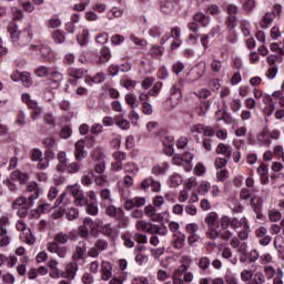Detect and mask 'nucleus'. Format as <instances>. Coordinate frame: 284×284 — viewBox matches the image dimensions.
Returning <instances> with one entry per match:
<instances>
[{
    "instance_id": "7",
    "label": "nucleus",
    "mask_w": 284,
    "mask_h": 284,
    "mask_svg": "<svg viewBox=\"0 0 284 284\" xmlns=\"http://www.w3.org/2000/svg\"><path fill=\"white\" fill-rule=\"evenodd\" d=\"M77 272H79V264L77 261L69 263L65 267V271H60V278H68V281H74L77 276Z\"/></svg>"
},
{
    "instance_id": "50",
    "label": "nucleus",
    "mask_w": 284,
    "mask_h": 284,
    "mask_svg": "<svg viewBox=\"0 0 284 284\" xmlns=\"http://www.w3.org/2000/svg\"><path fill=\"white\" fill-rule=\"evenodd\" d=\"M90 226L83 222V225L78 227V234L81 239H90Z\"/></svg>"
},
{
    "instance_id": "47",
    "label": "nucleus",
    "mask_w": 284,
    "mask_h": 284,
    "mask_svg": "<svg viewBox=\"0 0 284 284\" xmlns=\"http://www.w3.org/2000/svg\"><path fill=\"white\" fill-rule=\"evenodd\" d=\"M164 51H165V48H163L161 45H153L150 49L149 54H151V57H153V59H159L160 57H163Z\"/></svg>"
},
{
    "instance_id": "18",
    "label": "nucleus",
    "mask_w": 284,
    "mask_h": 284,
    "mask_svg": "<svg viewBox=\"0 0 284 284\" xmlns=\"http://www.w3.org/2000/svg\"><path fill=\"white\" fill-rule=\"evenodd\" d=\"M187 270V265L182 264L180 265L173 273V284H185L183 281V274H185V271Z\"/></svg>"
},
{
    "instance_id": "5",
    "label": "nucleus",
    "mask_w": 284,
    "mask_h": 284,
    "mask_svg": "<svg viewBox=\"0 0 284 284\" xmlns=\"http://www.w3.org/2000/svg\"><path fill=\"white\" fill-rule=\"evenodd\" d=\"M29 50H33V52H40L41 59L47 61L48 63H52L55 59L54 51L48 44H31Z\"/></svg>"
},
{
    "instance_id": "1",
    "label": "nucleus",
    "mask_w": 284,
    "mask_h": 284,
    "mask_svg": "<svg viewBox=\"0 0 284 284\" xmlns=\"http://www.w3.org/2000/svg\"><path fill=\"white\" fill-rule=\"evenodd\" d=\"M72 239H74V233L72 232H58L53 237V242L47 244V250L51 254H57L60 258H65L68 255V246H65V244Z\"/></svg>"
},
{
    "instance_id": "31",
    "label": "nucleus",
    "mask_w": 284,
    "mask_h": 284,
    "mask_svg": "<svg viewBox=\"0 0 284 284\" xmlns=\"http://www.w3.org/2000/svg\"><path fill=\"white\" fill-rule=\"evenodd\" d=\"M276 18L274 17V13L272 12H266L262 19V21L260 22V27L262 28V30H267V28H270V26H272V23L274 22Z\"/></svg>"
},
{
    "instance_id": "6",
    "label": "nucleus",
    "mask_w": 284,
    "mask_h": 284,
    "mask_svg": "<svg viewBox=\"0 0 284 284\" xmlns=\"http://www.w3.org/2000/svg\"><path fill=\"white\" fill-rule=\"evenodd\" d=\"M57 149H45L44 150V160H40L37 164L38 170H48L50 168V161L57 159Z\"/></svg>"
},
{
    "instance_id": "45",
    "label": "nucleus",
    "mask_w": 284,
    "mask_h": 284,
    "mask_svg": "<svg viewBox=\"0 0 284 284\" xmlns=\"http://www.w3.org/2000/svg\"><path fill=\"white\" fill-rule=\"evenodd\" d=\"M61 19L59 16H53L47 21V28H51L52 30H57V28H61Z\"/></svg>"
},
{
    "instance_id": "20",
    "label": "nucleus",
    "mask_w": 284,
    "mask_h": 284,
    "mask_svg": "<svg viewBox=\"0 0 284 284\" xmlns=\"http://www.w3.org/2000/svg\"><path fill=\"white\" fill-rule=\"evenodd\" d=\"M51 39L55 45H61L65 43L67 37H65V31L61 29H55L54 31L51 32Z\"/></svg>"
},
{
    "instance_id": "8",
    "label": "nucleus",
    "mask_w": 284,
    "mask_h": 284,
    "mask_svg": "<svg viewBox=\"0 0 284 284\" xmlns=\"http://www.w3.org/2000/svg\"><path fill=\"white\" fill-rule=\"evenodd\" d=\"M112 156L114 162L111 163V170H113V172H121V170H123V161L128 159V154L122 151H115Z\"/></svg>"
},
{
    "instance_id": "33",
    "label": "nucleus",
    "mask_w": 284,
    "mask_h": 284,
    "mask_svg": "<svg viewBox=\"0 0 284 284\" xmlns=\"http://www.w3.org/2000/svg\"><path fill=\"white\" fill-rule=\"evenodd\" d=\"M215 152L216 154H222L226 159H232V149L225 143L217 144Z\"/></svg>"
},
{
    "instance_id": "58",
    "label": "nucleus",
    "mask_w": 284,
    "mask_h": 284,
    "mask_svg": "<svg viewBox=\"0 0 284 284\" xmlns=\"http://www.w3.org/2000/svg\"><path fill=\"white\" fill-rule=\"evenodd\" d=\"M44 160L43 152H41V149H33L31 151V161L41 163V161Z\"/></svg>"
},
{
    "instance_id": "63",
    "label": "nucleus",
    "mask_w": 284,
    "mask_h": 284,
    "mask_svg": "<svg viewBox=\"0 0 284 284\" xmlns=\"http://www.w3.org/2000/svg\"><path fill=\"white\" fill-rule=\"evenodd\" d=\"M170 77V71H168V68L165 65L160 67L156 72V78L161 79L162 81H165Z\"/></svg>"
},
{
    "instance_id": "51",
    "label": "nucleus",
    "mask_w": 284,
    "mask_h": 284,
    "mask_svg": "<svg viewBox=\"0 0 284 284\" xmlns=\"http://www.w3.org/2000/svg\"><path fill=\"white\" fill-rule=\"evenodd\" d=\"M254 278V272L247 270V268H244L242 272H241V281H243V283H251V281H253Z\"/></svg>"
},
{
    "instance_id": "53",
    "label": "nucleus",
    "mask_w": 284,
    "mask_h": 284,
    "mask_svg": "<svg viewBox=\"0 0 284 284\" xmlns=\"http://www.w3.org/2000/svg\"><path fill=\"white\" fill-rule=\"evenodd\" d=\"M226 28L227 30H234V28H236V26H239V19L236 18V16H229L226 18L225 21Z\"/></svg>"
},
{
    "instance_id": "26",
    "label": "nucleus",
    "mask_w": 284,
    "mask_h": 284,
    "mask_svg": "<svg viewBox=\"0 0 284 284\" xmlns=\"http://www.w3.org/2000/svg\"><path fill=\"white\" fill-rule=\"evenodd\" d=\"M263 103H265L266 105L265 112L267 116H272V114L274 113V110H276L272 95H268V94L263 95Z\"/></svg>"
},
{
    "instance_id": "23",
    "label": "nucleus",
    "mask_w": 284,
    "mask_h": 284,
    "mask_svg": "<svg viewBox=\"0 0 284 284\" xmlns=\"http://www.w3.org/2000/svg\"><path fill=\"white\" fill-rule=\"evenodd\" d=\"M10 179L11 181H18L20 185H23L24 183H28V181L30 180V175H28V173L16 170L10 174Z\"/></svg>"
},
{
    "instance_id": "41",
    "label": "nucleus",
    "mask_w": 284,
    "mask_h": 284,
    "mask_svg": "<svg viewBox=\"0 0 284 284\" xmlns=\"http://www.w3.org/2000/svg\"><path fill=\"white\" fill-rule=\"evenodd\" d=\"M209 108H210V102L203 101L197 106H195L194 114H197V116H205Z\"/></svg>"
},
{
    "instance_id": "25",
    "label": "nucleus",
    "mask_w": 284,
    "mask_h": 284,
    "mask_svg": "<svg viewBox=\"0 0 284 284\" xmlns=\"http://www.w3.org/2000/svg\"><path fill=\"white\" fill-rule=\"evenodd\" d=\"M112 59V53L110 51V48L108 47H102L100 50V55L97 61L99 65H103V63H108Z\"/></svg>"
},
{
    "instance_id": "52",
    "label": "nucleus",
    "mask_w": 284,
    "mask_h": 284,
    "mask_svg": "<svg viewBox=\"0 0 284 284\" xmlns=\"http://www.w3.org/2000/svg\"><path fill=\"white\" fill-rule=\"evenodd\" d=\"M85 207L87 213H89L91 216H97V214H99V204H97V202H88Z\"/></svg>"
},
{
    "instance_id": "28",
    "label": "nucleus",
    "mask_w": 284,
    "mask_h": 284,
    "mask_svg": "<svg viewBox=\"0 0 284 284\" xmlns=\"http://www.w3.org/2000/svg\"><path fill=\"white\" fill-rule=\"evenodd\" d=\"M119 230H125L128 227L129 219L125 216L123 209H119L118 216L115 217Z\"/></svg>"
},
{
    "instance_id": "30",
    "label": "nucleus",
    "mask_w": 284,
    "mask_h": 284,
    "mask_svg": "<svg viewBox=\"0 0 284 284\" xmlns=\"http://www.w3.org/2000/svg\"><path fill=\"white\" fill-rule=\"evenodd\" d=\"M257 141L258 143H261V145H264L265 148H270L272 145V140L267 134V128H264L262 132L257 135Z\"/></svg>"
},
{
    "instance_id": "35",
    "label": "nucleus",
    "mask_w": 284,
    "mask_h": 284,
    "mask_svg": "<svg viewBox=\"0 0 284 284\" xmlns=\"http://www.w3.org/2000/svg\"><path fill=\"white\" fill-rule=\"evenodd\" d=\"M100 197H101V205H112V192L110 189H103L100 191Z\"/></svg>"
},
{
    "instance_id": "13",
    "label": "nucleus",
    "mask_w": 284,
    "mask_h": 284,
    "mask_svg": "<svg viewBox=\"0 0 284 284\" xmlns=\"http://www.w3.org/2000/svg\"><path fill=\"white\" fill-rule=\"evenodd\" d=\"M39 184L37 182H29L27 184V194H28V205H32V201H37L39 199Z\"/></svg>"
},
{
    "instance_id": "38",
    "label": "nucleus",
    "mask_w": 284,
    "mask_h": 284,
    "mask_svg": "<svg viewBox=\"0 0 284 284\" xmlns=\"http://www.w3.org/2000/svg\"><path fill=\"white\" fill-rule=\"evenodd\" d=\"M168 168H170V164H168V162H163L161 164L154 165L151 169V172L155 176H161V175L165 174V172H168Z\"/></svg>"
},
{
    "instance_id": "60",
    "label": "nucleus",
    "mask_w": 284,
    "mask_h": 284,
    "mask_svg": "<svg viewBox=\"0 0 284 284\" xmlns=\"http://www.w3.org/2000/svg\"><path fill=\"white\" fill-rule=\"evenodd\" d=\"M223 69V62H221L220 60L216 59V57H212V62H211V70L213 72H221V70Z\"/></svg>"
},
{
    "instance_id": "55",
    "label": "nucleus",
    "mask_w": 284,
    "mask_h": 284,
    "mask_svg": "<svg viewBox=\"0 0 284 284\" xmlns=\"http://www.w3.org/2000/svg\"><path fill=\"white\" fill-rule=\"evenodd\" d=\"M200 284H225V281L221 277L212 278V277H203L199 282Z\"/></svg>"
},
{
    "instance_id": "9",
    "label": "nucleus",
    "mask_w": 284,
    "mask_h": 284,
    "mask_svg": "<svg viewBox=\"0 0 284 284\" xmlns=\"http://www.w3.org/2000/svg\"><path fill=\"white\" fill-rule=\"evenodd\" d=\"M74 159L78 162L83 161V159H88V151H85V141L83 140H78L74 143Z\"/></svg>"
},
{
    "instance_id": "62",
    "label": "nucleus",
    "mask_w": 284,
    "mask_h": 284,
    "mask_svg": "<svg viewBox=\"0 0 284 284\" xmlns=\"http://www.w3.org/2000/svg\"><path fill=\"white\" fill-rule=\"evenodd\" d=\"M88 37H90L88 30H82V32L77 37L79 45H85L88 43Z\"/></svg>"
},
{
    "instance_id": "34",
    "label": "nucleus",
    "mask_w": 284,
    "mask_h": 284,
    "mask_svg": "<svg viewBox=\"0 0 284 284\" xmlns=\"http://www.w3.org/2000/svg\"><path fill=\"white\" fill-rule=\"evenodd\" d=\"M17 263H18L17 256L11 255L8 257L0 253V267H1V265H6V264L8 267H14V265H17Z\"/></svg>"
},
{
    "instance_id": "39",
    "label": "nucleus",
    "mask_w": 284,
    "mask_h": 284,
    "mask_svg": "<svg viewBox=\"0 0 284 284\" xmlns=\"http://www.w3.org/2000/svg\"><path fill=\"white\" fill-rule=\"evenodd\" d=\"M12 239L8 234V229H0V247H8Z\"/></svg>"
},
{
    "instance_id": "40",
    "label": "nucleus",
    "mask_w": 284,
    "mask_h": 284,
    "mask_svg": "<svg viewBox=\"0 0 284 284\" xmlns=\"http://www.w3.org/2000/svg\"><path fill=\"white\" fill-rule=\"evenodd\" d=\"M231 227L232 230H239L240 227H250V225H247L246 217H242L241 220L233 217L231 219Z\"/></svg>"
},
{
    "instance_id": "59",
    "label": "nucleus",
    "mask_w": 284,
    "mask_h": 284,
    "mask_svg": "<svg viewBox=\"0 0 284 284\" xmlns=\"http://www.w3.org/2000/svg\"><path fill=\"white\" fill-rule=\"evenodd\" d=\"M181 183H183V179L179 174L174 173L170 176V187H179Z\"/></svg>"
},
{
    "instance_id": "44",
    "label": "nucleus",
    "mask_w": 284,
    "mask_h": 284,
    "mask_svg": "<svg viewBox=\"0 0 284 284\" xmlns=\"http://www.w3.org/2000/svg\"><path fill=\"white\" fill-rule=\"evenodd\" d=\"M20 81H21L22 85H24V88H30V85H32V83H33L32 75L28 71L20 73Z\"/></svg>"
},
{
    "instance_id": "19",
    "label": "nucleus",
    "mask_w": 284,
    "mask_h": 284,
    "mask_svg": "<svg viewBox=\"0 0 284 284\" xmlns=\"http://www.w3.org/2000/svg\"><path fill=\"white\" fill-rule=\"evenodd\" d=\"M185 246V234L178 232L173 234L172 247L174 250H183Z\"/></svg>"
},
{
    "instance_id": "54",
    "label": "nucleus",
    "mask_w": 284,
    "mask_h": 284,
    "mask_svg": "<svg viewBox=\"0 0 284 284\" xmlns=\"http://www.w3.org/2000/svg\"><path fill=\"white\" fill-rule=\"evenodd\" d=\"M94 179H95L94 173L88 172L85 175L81 178V183L82 185H85L88 187L92 185V183H94Z\"/></svg>"
},
{
    "instance_id": "48",
    "label": "nucleus",
    "mask_w": 284,
    "mask_h": 284,
    "mask_svg": "<svg viewBox=\"0 0 284 284\" xmlns=\"http://www.w3.org/2000/svg\"><path fill=\"white\" fill-rule=\"evenodd\" d=\"M74 205H77V207H85L89 203L88 197L85 196V194H80L78 196L74 197L73 200Z\"/></svg>"
},
{
    "instance_id": "22",
    "label": "nucleus",
    "mask_w": 284,
    "mask_h": 284,
    "mask_svg": "<svg viewBox=\"0 0 284 284\" xmlns=\"http://www.w3.org/2000/svg\"><path fill=\"white\" fill-rule=\"evenodd\" d=\"M181 88H183V79L179 78L176 83L171 87V100L179 101L181 99Z\"/></svg>"
},
{
    "instance_id": "43",
    "label": "nucleus",
    "mask_w": 284,
    "mask_h": 284,
    "mask_svg": "<svg viewBox=\"0 0 284 284\" xmlns=\"http://www.w3.org/2000/svg\"><path fill=\"white\" fill-rule=\"evenodd\" d=\"M122 170H124L125 174H132L133 176H136L139 173V165H136V163L129 162L122 166Z\"/></svg>"
},
{
    "instance_id": "56",
    "label": "nucleus",
    "mask_w": 284,
    "mask_h": 284,
    "mask_svg": "<svg viewBox=\"0 0 284 284\" xmlns=\"http://www.w3.org/2000/svg\"><path fill=\"white\" fill-rule=\"evenodd\" d=\"M106 209H105V215L110 216V219H115L119 216V209H116V206L111 205V204H106Z\"/></svg>"
},
{
    "instance_id": "2",
    "label": "nucleus",
    "mask_w": 284,
    "mask_h": 284,
    "mask_svg": "<svg viewBox=\"0 0 284 284\" xmlns=\"http://www.w3.org/2000/svg\"><path fill=\"white\" fill-rule=\"evenodd\" d=\"M55 207H59L58 216L65 214L68 221H75L79 219V209L72 206V203L68 200V193H62L55 201Z\"/></svg>"
},
{
    "instance_id": "12",
    "label": "nucleus",
    "mask_w": 284,
    "mask_h": 284,
    "mask_svg": "<svg viewBox=\"0 0 284 284\" xmlns=\"http://www.w3.org/2000/svg\"><path fill=\"white\" fill-rule=\"evenodd\" d=\"M61 81H63V73L51 69L47 83H49L51 88L57 89L59 85H61Z\"/></svg>"
},
{
    "instance_id": "29",
    "label": "nucleus",
    "mask_w": 284,
    "mask_h": 284,
    "mask_svg": "<svg viewBox=\"0 0 284 284\" xmlns=\"http://www.w3.org/2000/svg\"><path fill=\"white\" fill-rule=\"evenodd\" d=\"M81 171V164L79 161L65 163V166H63V172H67V174H77Z\"/></svg>"
},
{
    "instance_id": "49",
    "label": "nucleus",
    "mask_w": 284,
    "mask_h": 284,
    "mask_svg": "<svg viewBox=\"0 0 284 284\" xmlns=\"http://www.w3.org/2000/svg\"><path fill=\"white\" fill-rule=\"evenodd\" d=\"M124 99L126 104L130 105L132 110H135V108H139V100L136 99V97H134V94L132 93L126 94Z\"/></svg>"
},
{
    "instance_id": "15",
    "label": "nucleus",
    "mask_w": 284,
    "mask_h": 284,
    "mask_svg": "<svg viewBox=\"0 0 284 284\" xmlns=\"http://www.w3.org/2000/svg\"><path fill=\"white\" fill-rule=\"evenodd\" d=\"M256 172L260 176V181L262 185H267V183H270V168L267 166V164L265 163L260 164Z\"/></svg>"
},
{
    "instance_id": "14",
    "label": "nucleus",
    "mask_w": 284,
    "mask_h": 284,
    "mask_svg": "<svg viewBox=\"0 0 284 284\" xmlns=\"http://www.w3.org/2000/svg\"><path fill=\"white\" fill-rule=\"evenodd\" d=\"M152 190V192H161V182L155 181L154 178L149 176L141 182V190Z\"/></svg>"
},
{
    "instance_id": "32",
    "label": "nucleus",
    "mask_w": 284,
    "mask_h": 284,
    "mask_svg": "<svg viewBox=\"0 0 284 284\" xmlns=\"http://www.w3.org/2000/svg\"><path fill=\"white\" fill-rule=\"evenodd\" d=\"M59 265V262H57V260H50L48 262V267H50L51 273L50 276L51 278H61V271L59 270V267H57Z\"/></svg>"
},
{
    "instance_id": "16",
    "label": "nucleus",
    "mask_w": 284,
    "mask_h": 284,
    "mask_svg": "<svg viewBox=\"0 0 284 284\" xmlns=\"http://www.w3.org/2000/svg\"><path fill=\"white\" fill-rule=\"evenodd\" d=\"M68 74L72 78L69 80V83L74 84L77 83V80L83 79L85 77V70L79 68H69Z\"/></svg>"
},
{
    "instance_id": "21",
    "label": "nucleus",
    "mask_w": 284,
    "mask_h": 284,
    "mask_svg": "<svg viewBox=\"0 0 284 284\" xmlns=\"http://www.w3.org/2000/svg\"><path fill=\"white\" fill-rule=\"evenodd\" d=\"M101 278L102 281L112 278V263L105 261L101 263Z\"/></svg>"
},
{
    "instance_id": "27",
    "label": "nucleus",
    "mask_w": 284,
    "mask_h": 284,
    "mask_svg": "<svg viewBox=\"0 0 284 284\" xmlns=\"http://www.w3.org/2000/svg\"><path fill=\"white\" fill-rule=\"evenodd\" d=\"M204 221L209 229L219 227V214H216V212L209 213Z\"/></svg>"
},
{
    "instance_id": "17",
    "label": "nucleus",
    "mask_w": 284,
    "mask_h": 284,
    "mask_svg": "<svg viewBox=\"0 0 284 284\" xmlns=\"http://www.w3.org/2000/svg\"><path fill=\"white\" fill-rule=\"evenodd\" d=\"M210 265H212V261H210V257L207 256L200 257L197 262L200 274H202L203 276L210 274Z\"/></svg>"
},
{
    "instance_id": "4",
    "label": "nucleus",
    "mask_w": 284,
    "mask_h": 284,
    "mask_svg": "<svg viewBox=\"0 0 284 284\" xmlns=\"http://www.w3.org/2000/svg\"><path fill=\"white\" fill-rule=\"evenodd\" d=\"M8 32L10 34V39L13 43H17L18 45H28L30 41H32V34L30 32H23L21 33L17 26L11 24L8 27Z\"/></svg>"
},
{
    "instance_id": "3",
    "label": "nucleus",
    "mask_w": 284,
    "mask_h": 284,
    "mask_svg": "<svg viewBox=\"0 0 284 284\" xmlns=\"http://www.w3.org/2000/svg\"><path fill=\"white\" fill-rule=\"evenodd\" d=\"M84 223L89 226L90 234L93 236V239H98L99 234L112 236V226L110 224H103V220H92V217H85Z\"/></svg>"
},
{
    "instance_id": "46",
    "label": "nucleus",
    "mask_w": 284,
    "mask_h": 284,
    "mask_svg": "<svg viewBox=\"0 0 284 284\" xmlns=\"http://www.w3.org/2000/svg\"><path fill=\"white\" fill-rule=\"evenodd\" d=\"M184 70H185V63L181 61H175L171 67V72L176 77H179V74H181V72H183Z\"/></svg>"
},
{
    "instance_id": "64",
    "label": "nucleus",
    "mask_w": 284,
    "mask_h": 284,
    "mask_svg": "<svg viewBox=\"0 0 284 284\" xmlns=\"http://www.w3.org/2000/svg\"><path fill=\"white\" fill-rule=\"evenodd\" d=\"M26 203H28V197H24V196L18 197L12 203V209L20 210L21 207H23V205H26Z\"/></svg>"
},
{
    "instance_id": "37",
    "label": "nucleus",
    "mask_w": 284,
    "mask_h": 284,
    "mask_svg": "<svg viewBox=\"0 0 284 284\" xmlns=\"http://www.w3.org/2000/svg\"><path fill=\"white\" fill-rule=\"evenodd\" d=\"M193 20L196 23H201L202 28H207L210 26V18L203 12H197L193 16Z\"/></svg>"
},
{
    "instance_id": "57",
    "label": "nucleus",
    "mask_w": 284,
    "mask_h": 284,
    "mask_svg": "<svg viewBox=\"0 0 284 284\" xmlns=\"http://www.w3.org/2000/svg\"><path fill=\"white\" fill-rule=\"evenodd\" d=\"M60 139H70L72 136V126L70 125H64L61 128L59 132Z\"/></svg>"
},
{
    "instance_id": "36",
    "label": "nucleus",
    "mask_w": 284,
    "mask_h": 284,
    "mask_svg": "<svg viewBox=\"0 0 284 284\" xmlns=\"http://www.w3.org/2000/svg\"><path fill=\"white\" fill-rule=\"evenodd\" d=\"M52 69L48 68L47 65H40L33 70V74L38 77V79H45V77H50V72Z\"/></svg>"
},
{
    "instance_id": "10",
    "label": "nucleus",
    "mask_w": 284,
    "mask_h": 284,
    "mask_svg": "<svg viewBox=\"0 0 284 284\" xmlns=\"http://www.w3.org/2000/svg\"><path fill=\"white\" fill-rule=\"evenodd\" d=\"M255 236L258 239V243L263 247H267L272 243V237L267 235V229L265 226H260L255 230Z\"/></svg>"
},
{
    "instance_id": "42",
    "label": "nucleus",
    "mask_w": 284,
    "mask_h": 284,
    "mask_svg": "<svg viewBox=\"0 0 284 284\" xmlns=\"http://www.w3.org/2000/svg\"><path fill=\"white\" fill-rule=\"evenodd\" d=\"M58 165L55 168L57 172H63V168H65V164L68 163V158L64 151H61L58 153Z\"/></svg>"
},
{
    "instance_id": "11",
    "label": "nucleus",
    "mask_w": 284,
    "mask_h": 284,
    "mask_svg": "<svg viewBox=\"0 0 284 284\" xmlns=\"http://www.w3.org/2000/svg\"><path fill=\"white\" fill-rule=\"evenodd\" d=\"M251 207L253 212L256 214L257 221H263V197H252Z\"/></svg>"
},
{
    "instance_id": "61",
    "label": "nucleus",
    "mask_w": 284,
    "mask_h": 284,
    "mask_svg": "<svg viewBox=\"0 0 284 284\" xmlns=\"http://www.w3.org/2000/svg\"><path fill=\"white\" fill-rule=\"evenodd\" d=\"M162 88H163V82L161 81L155 82L152 89L149 90V95L156 97L158 94L161 93Z\"/></svg>"
},
{
    "instance_id": "24",
    "label": "nucleus",
    "mask_w": 284,
    "mask_h": 284,
    "mask_svg": "<svg viewBox=\"0 0 284 284\" xmlns=\"http://www.w3.org/2000/svg\"><path fill=\"white\" fill-rule=\"evenodd\" d=\"M88 247L85 241L79 242L78 246L75 247V253L73 254V261H81L85 258V252Z\"/></svg>"
}]
</instances>
